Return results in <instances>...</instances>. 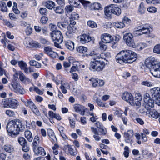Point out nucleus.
<instances>
[{"label": "nucleus", "instance_id": "nucleus-43", "mask_svg": "<svg viewBox=\"0 0 160 160\" xmlns=\"http://www.w3.org/2000/svg\"><path fill=\"white\" fill-rule=\"evenodd\" d=\"M18 64L21 69L23 70L26 68L27 65L26 63L23 61H20L18 62Z\"/></svg>", "mask_w": 160, "mask_h": 160}, {"label": "nucleus", "instance_id": "nucleus-3", "mask_svg": "<svg viewBox=\"0 0 160 160\" xmlns=\"http://www.w3.org/2000/svg\"><path fill=\"white\" fill-rule=\"evenodd\" d=\"M50 35L54 43L55 46L58 48H61L59 44L63 41V36L61 32L58 30L52 32Z\"/></svg>", "mask_w": 160, "mask_h": 160}, {"label": "nucleus", "instance_id": "nucleus-57", "mask_svg": "<svg viewBox=\"0 0 160 160\" xmlns=\"http://www.w3.org/2000/svg\"><path fill=\"white\" fill-rule=\"evenodd\" d=\"M40 13L42 15H46L47 14L48 10L45 8H41L39 10Z\"/></svg>", "mask_w": 160, "mask_h": 160}, {"label": "nucleus", "instance_id": "nucleus-62", "mask_svg": "<svg viewBox=\"0 0 160 160\" xmlns=\"http://www.w3.org/2000/svg\"><path fill=\"white\" fill-rule=\"evenodd\" d=\"M26 34L28 35H30L31 34L32 32V28L29 27H28L25 30Z\"/></svg>", "mask_w": 160, "mask_h": 160}, {"label": "nucleus", "instance_id": "nucleus-30", "mask_svg": "<svg viewBox=\"0 0 160 160\" xmlns=\"http://www.w3.org/2000/svg\"><path fill=\"white\" fill-rule=\"evenodd\" d=\"M9 101V108H17L19 104L17 101Z\"/></svg>", "mask_w": 160, "mask_h": 160}, {"label": "nucleus", "instance_id": "nucleus-53", "mask_svg": "<svg viewBox=\"0 0 160 160\" xmlns=\"http://www.w3.org/2000/svg\"><path fill=\"white\" fill-rule=\"evenodd\" d=\"M103 43L102 42H99L100 48L101 50L105 51L107 49V46Z\"/></svg>", "mask_w": 160, "mask_h": 160}, {"label": "nucleus", "instance_id": "nucleus-63", "mask_svg": "<svg viewBox=\"0 0 160 160\" xmlns=\"http://www.w3.org/2000/svg\"><path fill=\"white\" fill-rule=\"evenodd\" d=\"M6 114L10 117L13 116L14 115V112L12 111L8 110L6 111Z\"/></svg>", "mask_w": 160, "mask_h": 160}, {"label": "nucleus", "instance_id": "nucleus-33", "mask_svg": "<svg viewBox=\"0 0 160 160\" xmlns=\"http://www.w3.org/2000/svg\"><path fill=\"white\" fill-rule=\"evenodd\" d=\"M55 4L54 3L51 1H47L46 3L45 4L46 7L50 9H52L55 6Z\"/></svg>", "mask_w": 160, "mask_h": 160}, {"label": "nucleus", "instance_id": "nucleus-56", "mask_svg": "<svg viewBox=\"0 0 160 160\" xmlns=\"http://www.w3.org/2000/svg\"><path fill=\"white\" fill-rule=\"evenodd\" d=\"M124 151L123 154L124 156L127 158L129 156V148L128 146H125L124 148Z\"/></svg>", "mask_w": 160, "mask_h": 160}, {"label": "nucleus", "instance_id": "nucleus-11", "mask_svg": "<svg viewBox=\"0 0 160 160\" xmlns=\"http://www.w3.org/2000/svg\"><path fill=\"white\" fill-rule=\"evenodd\" d=\"M44 50L46 54L52 58H56L57 55V53L53 51L52 49L49 46L44 47Z\"/></svg>", "mask_w": 160, "mask_h": 160}, {"label": "nucleus", "instance_id": "nucleus-4", "mask_svg": "<svg viewBox=\"0 0 160 160\" xmlns=\"http://www.w3.org/2000/svg\"><path fill=\"white\" fill-rule=\"evenodd\" d=\"M104 67L105 64L102 61H92L91 62L90 68L94 71H100L103 69Z\"/></svg>", "mask_w": 160, "mask_h": 160}, {"label": "nucleus", "instance_id": "nucleus-8", "mask_svg": "<svg viewBox=\"0 0 160 160\" xmlns=\"http://www.w3.org/2000/svg\"><path fill=\"white\" fill-rule=\"evenodd\" d=\"M133 135V132L132 130H129L124 133V137L125 138V141L126 143H130L131 145L133 141L132 137Z\"/></svg>", "mask_w": 160, "mask_h": 160}, {"label": "nucleus", "instance_id": "nucleus-46", "mask_svg": "<svg viewBox=\"0 0 160 160\" xmlns=\"http://www.w3.org/2000/svg\"><path fill=\"white\" fill-rule=\"evenodd\" d=\"M99 132L100 133V135H105L107 133V130L106 128L103 126L99 129Z\"/></svg>", "mask_w": 160, "mask_h": 160}, {"label": "nucleus", "instance_id": "nucleus-28", "mask_svg": "<svg viewBox=\"0 0 160 160\" xmlns=\"http://www.w3.org/2000/svg\"><path fill=\"white\" fill-rule=\"evenodd\" d=\"M74 108L76 112L83 111V112H85L84 107L79 104H75L74 105Z\"/></svg>", "mask_w": 160, "mask_h": 160}, {"label": "nucleus", "instance_id": "nucleus-61", "mask_svg": "<svg viewBox=\"0 0 160 160\" xmlns=\"http://www.w3.org/2000/svg\"><path fill=\"white\" fill-rule=\"evenodd\" d=\"M48 18L45 16L42 17L40 19V22L42 24H45L48 20Z\"/></svg>", "mask_w": 160, "mask_h": 160}, {"label": "nucleus", "instance_id": "nucleus-5", "mask_svg": "<svg viewBox=\"0 0 160 160\" xmlns=\"http://www.w3.org/2000/svg\"><path fill=\"white\" fill-rule=\"evenodd\" d=\"M150 27L148 24H145L142 25L137 28L135 32L138 35L148 34L150 32Z\"/></svg>", "mask_w": 160, "mask_h": 160}, {"label": "nucleus", "instance_id": "nucleus-50", "mask_svg": "<svg viewBox=\"0 0 160 160\" xmlns=\"http://www.w3.org/2000/svg\"><path fill=\"white\" fill-rule=\"evenodd\" d=\"M65 10L68 13H70L73 10V8L72 6L70 5L67 6L65 8Z\"/></svg>", "mask_w": 160, "mask_h": 160}, {"label": "nucleus", "instance_id": "nucleus-13", "mask_svg": "<svg viewBox=\"0 0 160 160\" xmlns=\"http://www.w3.org/2000/svg\"><path fill=\"white\" fill-rule=\"evenodd\" d=\"M34 154L36 155L45 156L46 153L44 148L42 147L38 146L32 149Z\"/></svg>", "mask_w": 160, "mask_h": 160}, {"label": "nucleus", "instance_id": "nucleus-54", "mask_svg": "<svg viewBox=\"0 0 160 160\" xmlns=\"http://www.w3.org/2000/svg\"><path fill=\"white\" fill-rule=\"evenodd\" d=\"M81 3L83 5L84 7L85 8H86L88 7H89L90 4V2L84 0H82Z\"/></svg>", "mask_w": 160, "mask_h": 160}, {"label": "nucleus", "instance_id": "nucleus-17", "mask_svg": "<svg viewBox=\"0 0 160 160\" xmlns=\"http://www.w3.org/2000/svg\"><path fill=\"white\" fill-rule=\"evenodd\" d=\"M111 11L112 13L119 15L121 12V9L116 5L111 4Z\"/></svg>", "mask_w": 160, "mask_h": 160}, {"label": "nucleus", "instance_id": "nucleus-12", "mask_svg": "<svg viewBox=\"0 0 160 160\" xmlns=\"http://www.w3.org/2000/svg\"><path fill=\"white\" fill-rule=\"evenodd\" d=\"M151 91L155 100H160V88H154L152 89Z\"/></svg>", "mask_w": 160, "mask_h": 160}, {"label": "nucleus", "instance_id": "nucleus-44", "mask_svg": "<svg viewBox=\"0 0 160 160\" xmlns=\"http://www.w3.org/2000/svg\"><path fill=\"white\" fill-rule=\"evenodd\" d=\"M153 51L155 53L160 54V44L156 45L154 46Z\"/></svg>", "mask_w": 160, "mask_h": 160}, {"label": "nucleus", "instance_id": "nucleus-51", "mask_svg": "<svg viewBox=\"0 0 160 160\" xmlns=\"http://www.w3.org/2000/svg\"><path fill=\"white\" fill-rule=\"evenodd\" d=\"M54 11L57 13L61 14L63 13V9L60 7H57L54 9Z\"/></svg>", "mask_w": 160, "mask_h": 160}, {"label": "nucleus", "instance_id": "nucleus-45", "mask_svg": "<svg viewBox=\"0 0 160 160\" xmlns=\"http://www.w3.org/2000/svg\"><path fill=\"white\" fill-rule=\"evenodd\" d=\"M87 25L88 26L91 28H94L96 27L97 26V24L92 21H89L87 22Z\"/></svg>", "mask_w": 160, "mask_h": 160}, {"label": "nucleus", "instance_id": "nucleus-31", "mask_svg": "<svg viewBox=\"0 0 160 160\" xmlns=\"http://www.w3.org/2000/svg\"><path fill=\"white\" fill-rule=\"evenodd\" d=\"M4 150L7 152H11L14 150V148L12 146L9 144H6L4 146Z\"/></svg>", "mask_w": 160, "mask_h": 160}, {"label": "nucleus", "instance_id": "nucleus-24", "mask_svg": "<svg viewBox=\"0 0 160 160\" xmlns=\"http://www.w3.org/2000/svg\"><path fill=\"white\" fill-rule=\"evenodd\" d=\"M58 27L62 30L67 28L68 25V22L66 21L64 22H59L57 23Z\"/></svg>", "mask_w": 160, "mask_h": 160}, {"label": "nucleus", "instance_id": "nucleus-34", "mask_svg": "<svg viewBox=\"0 0 160 160\" xmlns=\"http://www.w3.org/2000/svg\"><path fill=\"white\" fill-rule=\"evenodd\" d=\"M130 105L132 106L139 107L141 105V102L139 101H126Z\"/></svg>", "mask_w": 160, "mask_h": 160}, {"label": "nucleus", "instance_id": "nucleus-48", "mask_svg": "<svg viewBox=\"0 0 160 160\" xmlns=\"http://www.w3.org/2000/svg\"><path fill=\"white\" fill-rule=\"evenodd\" d=\"M9 101H2V102L1 105L2 106L6 108H9Z\"/></svg>", "mask_w": 160, "mask_h": 160}, {"label": "nucleus", "instance_id": "nucleus-59", "mask_svg": "<svg viewBox=\"0 0 160 160\" xmlns=\"http://www.w3.org/2000/svg\"><path fill=\"white\" fill-rule=\"evenodd\" d=\"M122 22L124 23L125 25V24H129L131 22V20L127 17H125L123 19Z\"/></svg>", "mask_w": 160, "mask_h": 160}, {"label": "nucleus", "instance_id": "nucleus-35", "mask_svg": "<svg viewBox=\"0 0 160 160\" xmlns=\"http://www.w3.org/2000/svg\"><path fill=\"white\" fill-rule=\"evenodd\" d=\"M24 103L26 106H28L32 109L36 106L34 103L31 101H24Z\"/></svg>", "mask_w": 160, "mask_h": 160}, {"label": "nucleus", "instance_id": "nucleus-52", "mask_svg": "<svg viewBox=\"0 0 160 160\" xmlns=\"http://www.w3.org/2000/svg\"><path fill=\"white\" fill-rule=\"evenodd\" d=\"M93 7L95 10H98L102 8L101 5L98 2H94L93 4Z\"/></svg>", "mask_w": 160, "mask_h": 160}, {"label": "nucleus", "instance_id": "nucleus-26", "mask_svg": "<svg viewBox=\"0 0 160 160\" xmlns=\"http://www.w3.org/2000/svg\"><path fill=\"white\" fill-rule=\"evenodd\" d=\"M24 135L28 141L31 142L33 139V137L31 132L29 130L26 131L24 132Z\"/></svg>", "mask_w": 160, "mask_h": 160}, {"label": "nucleus", "instance_id": "nucleus-42", "mask_svg": "<svg viewBox=\"0 0 160 160\" xmlns=\"http://www.w3.org/2000/svg\"><path fill=\"white\" fill-rule=\"evenodd\" d=\"M141 84L147 87H151L153 86V83L148 80L142 81L141 83Z\"/></svg>", "mask_w": 160, "mask_h": 160}, {"label": "nucleus", "instance_id": "nucleus-39", "mask_svg": "<svg viewBox=\"0 0 160 160\" xmlns=\"http://www.w3.org/2000/svg\"><path fill=\"white\" fill-rule=\"evenodd\" d=\"M114 25L117 28H122L125 26L124 23L122 22H120L113 23Z\"/></svg>", "mask_w": 160, "mask_h": 160}, {"label": "nucleus", "instance_id": "nucleus-20", "mask_svg": "<svg viewBox=\"0 0 160 160\" xmlns=\"http://www.w3.org/2000/svg\"><path fill=\"white\" fill-rule=\"evenodd\" d=\"M147 115L149 114L150 116L154 118H158L159 115L158 113L155 109H148L146 112Z\"/></svg>", "mask_w": 160, "mask_h": 160}, {"label": "nucleus", "instance_id": "nucleus-25", "mask_svg": "<svg viewBox=\"0 0 160 160\" xmlns=\"http://www.w3.org/2000/svg\"><path fill=\"white\" fill-rule=\"evenodd\" d=\"M39 143V138L38 136H36L34 138L32 143V149L38 147Z\"/></svg>", "mask_w": 160, "mask_h": 160}, {"label": "nucleus", "instance_id": "nucleus-21", "mask_svg": "<svg viewBox=\"0 0 160 160\" xmlns=\"http://www.w3.org/2000/svg\"><path fill=\"white\" fill-rule=\"evenodd\" d=\"M67 29V31L66 32V34L68 38H71L72 36L73 33L75 32L76 28L75 26H73V28L72 27L68 26Z\"/></svg>", "mask_w": 160, "mask_h": 160}, {"label": "nucleus", "instance_id": "nucleus-27", "mask_svg": "<svg viewBox=\"0 0 160 160\" xmlns=\"http://www.w3.org/2000/svg\"><path fill=\"white\" fill-rule=\"evenodd\" d=\"M0 10L3 12H7L8 8L5 2L0 1Z\"/></svg>", "mask_w": 160, "mask_h": 160}, {"label": "nucleus", "instance_id": "nucleus-58", "mask_svg": "<svg viewBox=\"0 0 160 160\" xmlns=\"http://www.w3.org/2000/svg\"><path fill=\"white\" fill-rule=\"evenodd\" d=\"M147 10L151 13H155L157 11V9L154 7H151L147 9Z\"/></svg>", "mask_w": 160, "mask_h": 160}, {"label": "nucleus", "instance_id": "nucleus-64", "mask_svg": "<svg viewBox=\"0 0 160 160\" xmlns=\"http://www.w3.org/2000/svg\"><path fill=\"white\" fill-rule=\"evenodd\" d=\"M135 100H142V97L141 95L139 93H136L135 96Z\"/></svg>", "mask_w": 160, "mask_h": 160}, {"label": "nucleus", "instance_id": "nucleus-18", "mask_svg": "<svg viewBox=\"0 0 160 160\" xmlns=\"http://www.w3.org/2000/svg\"><path fill=\"white\" fill-rule=\"evenodd\" d=\"M69 88V84L68 82L64 81H61L60 88L63 93H66L67 92V89Z\"/></svg>", "mask_w": 160, "mask_h": 160}, {"label": "nucleus", "instance_id": "nucleus-16", "mask_svg": "<svg viewBox=\"0 0 160 160\" xmlns=\"http://www.w3.org/2000/svg\"><path fill=\"white\" fill-rule=\"evenodd\" d=\"M152 70L151 73L154 77L160 78V65H158L154 66Z\"/></svg>", "mask_w": 160, "mask_h": 160}, {"label": "nucleus", "instance_id": "nucleus-55", "mask_svg": "<svg viewBox=\"0 0 160 160\" xmlns=\"http://www.w3.org/2000/svg\"><path fill=\"white\" fill-rule=\"evenodd\" d=\"M152 89H151V90ZM153 99H152L150 96V95L149 93H146L144 94V99H148V100H155L154 99V98H153L154 96H152V95Z\"/></svg>", "mask_w": 160, "mask_h": 160}, {"label": "nucleus", "instance_id": "nucleus-1", "mask_svg": "<svg viewBox=\"0 0 160 160\" xmlns=\"http://www.w3.org/2000/svg\"><path fill=\"white\" fill-rule=\"evenodd\" d=\"M136 54L132 51L124 50L119 52L116 57L117 62L122 64L123 62L131 63L135 61Z\"/></svg>", "mask_w": 160, "mask_h": 160}, {"label": "nucleus", "instance_id": "nucleus-29", "mask_svg": "<svg viewBox=\"0 0 160 160\" xmlns=\"http://www.w3.org/2000/svg\"><path fill=\"white\" fill-rule=\"evenodd\" d=\"M19 78L22 82H30V79L27 78L23 73H19Z\"/></svg>", "mask_w": 160, "mask_h": 160}, {"label": "nucleus", "instance_id": "nucleus-36", "mask_svg": "<svg viewBox=\"0 0 160 160\" xmlns=\"http://www.w3.org/2000/svg\"><path fill=\"white\" fill-rule=\"evenodd\" d=\"M77 50L80 53H84L87 51L88 49L85 47L80 46L78 47L77 48Z\"/></svg>", "mask_w": 160, "mask_h": 160}, {"label": "nucleus", "instance_id": "nucleus-38", "mask_svg": "<svg viewBox=\"0 0 160 160\" xmlns=\"http://www.w3.org/2000/svg\"><path fill=\"white\" fill-rule=\"evenodd\" d=\"M89 80L92 82V86L95 87L98 86V79H94L93 78L90 79Z\"/></svg>", "mask_w": 160, "mask_h": 160}, {"label": "nucleus", "instance_id": "nucleus-22", "mask_svg": "<svg viewBox=\"0 0 160 160\" xmlns=\"http://www.w3.org/2000/svg\"><path fill=\"white\" fill-rule=\"evenodd\" d=\"M122 98L124 100H133V97L130 92H124L122 95Z\"/></svg>", "mask_w": 160, "mask_h": 160}, {"label": "nucleus", "instance_id": "nucleus-14", "mask_svg": "<svg viewBox=\"0 0 160 160\" xmlns=\"http://www.w3.org/2000/svg\"><path fill=\"white\" fill-rule=\"evenodd\" d=\"M120 38V36L118 35L113 37L111 36V46L112 48H115L117 47V43Z\"/></svg>", "mask_w": 160, "mask_h": 160}, {"label": "nucleus", "instance_id": "nucleus-41", "mask_svg": "<svg viewBox=\"0 0 160 160\" xmlns=\"http://www.w3.org/2000/svg\"><path fill=\"white\" fill-rule=\"evenodd\" d=\"M146 10V8L144 7L143 3H141L139 6V11L141 14H143Z\"/></svg>", "mask_w": 160, "mask_h": 160}, {"label": "nucleus", "instance_id": "nucleus-9", "mask_svg": "<svg viewBox=\"0 0 160 160\" xmlns=\"http://www.w3.org/2000/svg\"><path fill=\"white\" fill-rule=\"evenodd\" d=\"M145 64L147 68L151 69L157 65L155 64L154 58L152 57L148 58L145 62Z\"/></svg>", "mask_w": 160, "mask_h": 160}, {"label": "nucleus", "instance_id": "nucleus-23", "mask_svg": "<svg viewBox=\"0 0 160 160\" xmlns=\"http://www.w3.org/2000/svg\"><path fill=\"white\" fill-rule=\"evenodd\" d=\"M101 38L102 42L104 43H109L110 42V36L109 34L105 33L101 36Z\"/></svg>", "mask_w": 160, "mask_h": 160}, {"label": "nucleus", "instance_id": "nucleus-10", "mask_svg": "<svg viewBox=\"0 0 160 160\" xmlns=\"http://www.w3.org/2000/svg\"><path fill=\"white\" fill-rule=\"evenodd\" d=\"M25 45L29 48H38L40 46L39 44L37 42H33L31 39L30 38H25Z\"/></svg>", "mask_w": 160, "mask_h": 160}, {"label": "nucleus", "instance_id": "nucleus-47", "mask_svg": "<svg viewBox=\"0 0 160 160\" xmlns=\"http://www.w3.org/2000/svg\"><path fill=\"white\" fill-rule=\"evenodd\" d=\"M145 103L146 104L145 105L148 106L149 107L152 108L154 106V103L155 102L153 101H144Z\"/></svg>", "mask_w": 160, "mask_h": 160}, {"label": "nucleus", "instance_id": "nucleus-19", "mask_svg": "<svg viewBox=\"0 0 160 160\" xmlns=\"http://www.w3.org/2000/svg\"><path fill=\"white\" fill-rule=\"evenodd\" d=\"M62 45L63 46L71 51L73 50L74 49V43L71 41H64Z\"/></svg>", "mask_w": 160, "mask_h": 160}, {"label": "nucleus", "instance_id": "nucleus-2", "mask_svg": "<svg viewBox=\"0 0 160 160\" xmlns=\"http://www.w3.org/2000/svg\"><path fill=\"white\" fill-rule=\"evenodd\" d=\"M24 125L21 122L10 121L7 125V129L10 135L16 136L19 133L20 131H22L24 129Z\"/></svg>", "mask_w": 160, "mask_h": 160}, {"label": "nucleus", "instance_id": "nucleus-37", "mask_svg": "<svg viewBox=\"0 0 160 160\" xmlns=\"http://www.w3.org/2000/svg\"><path fill=\"white\" fill-rule=\"evenodd\" d=\"M29 63L31 66H34L37 68H39L41 66L40 63L34 60L30 61Z\"/></svg>", "mask_w": 160, "mask_h": 160}, {"label": "nucleus", "instance_id": "nucleus-7", "mask_svg": "<svg viewBox=\"0 0 160 160\" xmlns=\"http://www.w3.org/2000/svg\"><path fill=\"white\" fill-rule=\"evenodd\" d=\"M133 36L131 33H126L124 35L123 39L125 41L127 45L133 48H135L136 45L133 39Z\"/></svg>", "mask_w": 160, "mask_h": 160}, {"label": "nucleus", "instance_id": "nucleus-15", "mask_svg": "<svg viewBox=\"0 0 160 160\" xmlns=\"http://www.w3.org/2000/svg\"><path fill=\"white\" fill-rule=\"evenodd\" d=\"M78 38L80 40L81 42L83 44L88 42L91 40V37L88 34H82Z\"/></svg>", "mask_w": 160, "mask_h": 160}, {"label": "nucleus", "instance_id": "nucleus-49", "mask_svg": "<svg viewBox=\"0 0 160 160\" xmlns=\"http://www.w3.org/2000/svg\"><path fill=\"white\" fill-rule=\"evenodd\" d=\"M32 112L37 116L40 115V113L36 106H34L32 109Z\"/></svg>", "mask_w": 160, "mask_h": 160}, {"label": "nucleus", "instance_id": "nucleus-32", "mask_svg": "<svg viewBox=\"0 0 160 160\" xmlns=\"http://www.w3.org/2000/svg\"><path fill=\"white\" fill-rule=\"evenodd\" d=\"M110 5L105 7L104 8V12L105 16V18H108L110 17V10L109 8Z\"/></svg>", "mask_w": 160, "mask_h": 160}, {"label": "nucleus", "instance_id": "nucleus-40", "mask_svg": "<svg viewBox=\"0 0 160 160\" xmlns=\"http://www.w3.org/2000/svg\"><path fill=\"white\" fill-rule=\"evenodd\" d=\"M18 142L22 146L27 144L26 140L23 137H21L18 138Z\"/></svg>", "mask_w": 160, "mask_h": 160}, {"label": "nucleus", "instance_id": "nucleus-60", "mask_svg": "<svg viewBox=\"0 0 160 160\" xmlns=\"http://www.w3.org/2000/svg\"><path fill=\"white\" fill-rule=\"evenodd\" d=\"M49 138L50 140L52 143H56L57 142V139L55 134L51 136Z\"/></svg>", "mask_w": 160, "mask_h": 160}, {"label": "nucleus", "instance_id": "nucleus-6", "mask_svg": "<svg viewBox=\"0 0 160 160\" xmlns=\"http://www.w3.org/2000/svg\"><path fill=\"white\" fill-rule=\"evenodd\" d=\"M10 89L14 90L15 92L21 94H23L25 91L19 83L16 82H13L8 85Z\"/></svg>", "mask_w": 160, "mask_h": 160}]
</instances>
